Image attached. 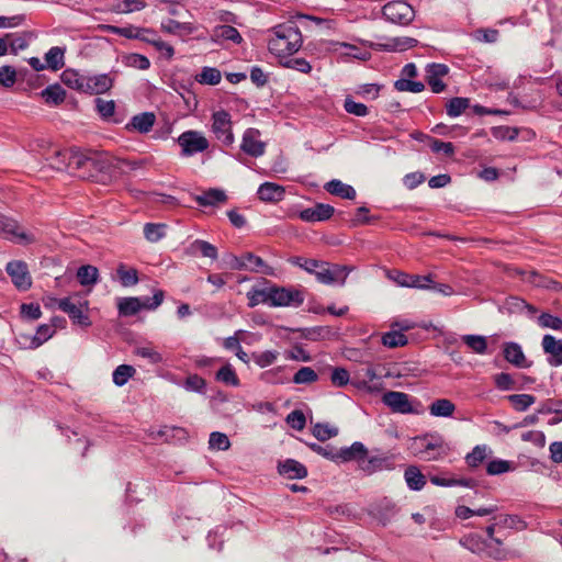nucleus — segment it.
<instances>
[{
	"label": "nucleus",
	"instance_id": "nucleus-28",
	"mask_svg": "<svg viewBox=\"0 0 562 562\" xmlns=\"http://www.w3.org/2000/svg\"><path fill=\"white\" fill-rule=\"evenodd\" d=\"M212 37L214 41H231L235 44H240L243 41V37L237 29L227 24L215 26Z\"/></svg>",
	"mask_w": 562,
	"mask_h": 562
},
{
	"label": "nucleus",
	"instance_id": "nucleus-46",
	"mask_svg": "<svg viewBox=\"0 0 562 562\" xmlns=\"http://www.w3.org/2000/svg\"><path fill=\"white\" fill-rule=\"evenodd\" d=\"M166 225L147 223L144 226V236L150 243L159 241L166 235Z\"/></svg>",
	"mask_w": 562,
	"mask_h": 562
},
{
	"label": "nucleus",
	"instance_id": "nucleus-19",
	"mask_svg": "<svg viewBox=\"0 0 562 562\" xmlns=\"http://www.w3.org/2000/svg\"><path fill=\"white\" fill-rule=\"evenodd\" d=\"M278 471L289 480L304 479L307 476L306 467L294 459H286L285 461L280 462Z\"/></svg>",
	"mask_w": 562,
	"mask_h": 562
},
{
	"label": "nucleus",
	"instance_id": "nucleus-20",
	"mask_svg": "<svg viewBox=\"0 0 562 562\" xmlns=\"http://www.w3.org/2000/svg\"><path fill=\"white\" fill-rule=\"evenodd\" d=\"M543 351L550 355L549 363L553 367L562 364V341L557 340L551 335H544L542 338Z\"/></svg>",
	"mask_w": 562,
	"mask_h": 562
},
{
	"label": "nucleus",
	"instance_id": "nucleus-60",
	"mask_svg": "<svg viewBox=\"0 0 562 562\" xmlns=\"http://www.w3.org/2000/svg\"><path fill=\"white\" fill-rule=\"evenodd\" d=\"M513 470L512 462L506 460H492L487 463L486 472L490 475H499Z\"/></svg>",
	"mask_w": 562,
	"mask_h": 562
},
{
	"label": "nucleus",
	"instance_id": "nucleus-34",
	"mask_svg": "<svg viewBox=\"0 0 562 562\" xmlns=\"http://www.w3.org/2000/svg\"><path fill=\"white\" fill-rule=\"evenodd\" d=\"M55 334V329L53 326L48 324H42L37 327L36 333L29 337L30 338V345L29 348L36 349L40 346H42L45 341H47L49 338L53 337Z\"/></svg>",
	"mask_w": 562,
	"mask_h": 562
},
{
	"label": "nucleus",
	"instance_id": "nucleus-51",
	"mask_svg": "<svg viewBox=\"0 0 562 562\" xmlns=\"http://www.w3.org/2000/svg\"><path fill=\"white\" fill-rule=\"evenodd\" d=\"M464 344L476 353H485L487 349V342L484 336L480 335H465L463 336Z\"/></svg>",
	"mask_w": 562,
	"mask_h": 562
},
{
	"label": "nucleus",
	"instance_id": "nucleus-64",
	"mask_svg": "<svg viewBox=\"0 0 562 562\" xmlns=\"http://www.w3.org/2000/svg\"><path fill=\"white\" fill-rule=\"evenodd\" d=\"M539 325L554 330L562 329V319L549 313H542L538 318Z\"/></svg>",
	"mask_w": 562,
	"mask_h": 562
},
{
	"label": "nucleus",
	"instance_id": "nucleus-3",
	"mask_svg": "<svg viewBox=\"0 0 562 562\" xmlns=\"http://www.w3.org/2000/svg\"><path fill=\"white\" fill-rule=\"evenodd\" d=\"M268 292H261L268 297V305L273 307L294 306L299 307L304 302V291L296 288L279 285L267 286Z\"/></svg>",
	"mask_w": 562,
	"mask_h": 562
},
{
	"label": "nucleus",
	"instance_id": "nucleus-30",
	"mask_svg": "<svg viewBox=\"0 0 562 562\" xmlns=\"http://www.w3.org/2000/svg\"><path fill=\"white\" fill-rule=\"evenodd\" d=\"M325 190L333 195L340 196L342 199L353 200L356 198V190L340 180L334 179L325 184Z\"/></svg>",
	"mask_w": 562,
	"mask_h": 562
},
{
	"label": "nucleus",
	"instance_id": "nucleus-40",
	"mask_svg": "<svg viewBox=\"0 0 562 562\" xmlns=\"http://www.w3.org/2000/svg\"><path fill=\"white\" fill-rule=\"evenodd\" d=\"M469 106L470 100L468 98L454 97L447 102L446 110L450 117H457L461 115Z\"/></svg>",
	"mask_w": 562,
	"mask_h": 562
},
{
	"label": "nucleus",
	"instance_id": "nucleus-27",
	"mask_svg": "<svg viewBox=\"0 0 562 562\" xmlns=\"http://www.w3.org/2000/svg\"><path fill=\"white\" fill-rule=\"evenodd\" d=\"M194 200L201 206H215L226 202L227 195L221 189H210L200 195H195Z\"/></svg>",
	"mask_w": 562,
	"mask_h": 562
},
{
	"label": "nucleus",
	"instance_id": "nucleus-45",
	"mask_svg": "<svg viewBox=\"0 0 562 562\" xmlns=\"http://www.w3.org/2000/svg\"><path fill=\"white\" fill-rule=\"evenodd\" d=\"M507 400L518 412L527 411L536 402V397L530 394H512L507 396Z\"/></svg>",
	"mask_w": 562,
	"mask_h": 562
},
{
	"label": "nucleus",
	"instance_id": "nucleus-62",
	"mask_svg": "<svg viewBox=\"0 0 562 562\" xmlns=\"http://www.w3.org/2000/svg\"><path fill=\"white\" fill-rule=\"evenodd\" d=\"M134 355L147 359L151 364L162 361V356L150 347H137L134 349Z\"/></svg>",
	"mask_w": 562,
	"mask_h": 562
},
{
	"label": "nucleus",
	"instance_id": "nucleus-61",
	"mask_svg": "<svg viewBox=\"0 0 562 562\" xmlns=\"http://www.w3.org/2000/svg\"><path fill=\"white\" fill-rule=\"evenodd\" d=\"M165 292L162 290H156L151 297L145 296L140 299L142 310L153 311L156 310L164 301Z\"/></svg>",
	"mask_w": 562,
	"mask_h": 562
},
{
	"label": "nucleus",
	"instance_id": "nucleus-12",
	"mask_svg": "<svg viewBox=\"0 0 562 562\" xmlns=\"http://www.w3.org/2000/svg\"><path fill=\"white\" fill-rule=\"evenodd\" d=\"M425 79L434 93H440L446 89V83L441 80L447 76L449 68L445 64L431 63L426 66Z\"/></svg>",
	"mask_w": 562,
	"mask_h": 562
},
{
	"label": "nucleus",
	"instance_id": "nucleus-41",
	"mask_svg": "<svg viewBox=\"0 0 562 562\" xmlns=\"http://www.w3.org/2000/svg\"><path fill=\"white\" fill-rule=\"evenodd\" d=\"M136 370L133 366L130 364H120L113 371L112 378L113 383L116 386H123L127 383V381L134 376Z\"/></svg>",
	"mask_w": 562,
	"mask_h": 562
},
{
	"label": "nucleus",
	"instance_id": "nucleus-36",
	"mask_svg": "<svg viewBox=\"0 0 562 562\" xmlns=\"http://www.w3.org/2000/svg\"><path fill=\"white\" fill-rule=\"evenodd\" d=\"M222 74L217 68L203 67L201 72L195 76V80L201 85L216 86L221 82Z\"/></svg>",
	"mask_w": 562,
	"mask_h": 562
},
{
	"label": "nucleus",
	"instance_id": "nucleus-21",
	"mask_svg": "<svg viewBox=\"0 0 562 562\" xmlns=\"http://www.w3.org/2000/svg\"><path fill=\"white\" fill-rule=\"evenodd\" d=\"M503 353L505 359L517 368H529L531 364L517 342H506Z\"/></svg>",
	"mask_w": 562,
	"mask_h": 562
},
{
	"label": "nucleus",
	"instance_id": "nucleus-63",
	"mask_svg": "<svg viewBox=\"0 0 562 562\" xmlns=\"http://www.w3.org/2000/svg\"><path fill=\"white\" fill-rule=\"evenodd\" d=\"M430 149L434 153H443L447 157H451L454 154V146L450 142H442L437 138H429V145Z\"/></svg>",
	"mask_w": 562,
	"mask_h": 562
},
{
	"label": "nucleus",
	"instance_id": "nucleus-24",
	"mask_svg": "<svg viewBox=\"0 0 562 562\" xmlns=\"http://www.w3.org/2000/svg\"><path fill=\"white\" fill-rule=\"evenodd\" d=\"M113 81H114L113 78L106 74L87 77V83H89V89H87V93H90V94L104 93L112 88Z\"/></svg>",
	"mask_w": 562,
	"mask_h": 562
},
{
	"label": "nucleus",
	"instance_id": "nucleus-7",
	"mask_svg": "<svg viewBox=\"0 0 562 562\" xmlns=\"http://www.w3.org/2000/svg\"><path fill=\"white\" fill-rule=\"evenodd\" d=\"M178 144L184 157L193 156L209 148V140L196 131H186L178 137Z\"/></svg>",
	"mask_w": 562,
	"mask_h": 562
},
{
	"label": "nucleus",
	"instance_id": "nucleus-35",
	"mask_svg": "<svg viewBox=\"0 0 562 562\" xmlns=\"http://www.w3.org/2000/svg\"><path fill=\"white\" fill-rule=\"evenodd\" d=\"M65 49L59 46L52 47L45 54V61L47 67L54 71L61 69L65 66Z\"/></svg>",
	"mask_w": 562,
	"mask_h": 562
},
{
	"label": "nucleus",
	"instance_id": "nucleus-39",
	"mask_svg": "<svg viewBox=\"0 0 562 562\" xmlns=\"http://www.w3.org/2000/svg\"><path fill=\"white\" fill-rule=\"evenodd\" d=\"M119 313L123 316H133L142 310L139 297H124L119 301Z\"/></svg>",
	"mask_w": 562,
	"mask_h": 562
},
{
	"label": "nucleus",
	"instance_id": "nucleus-47",
	"mask_svg": "<svg viewBox=\"0 0 562 562\" xmlns=\"http://www.w3.org/2000/svg\"><path fill=\"white\" fill-rule=\"evenodd\" d=\"M312 434L319 441H326L338 435V428L331 427L328 424L317 423L313 426Z\"/></svg>",
	"mask_w": 562,
	"mask_h": 562
},
{
	"label": "nucleus",
	"instance_id": "nucleus-5",
	"mask_svg": "<svg viewBox=\"0 0 562 562\" xmlns=\"http://www.w3.org/2000/svg\"><path fill=\"white\" fill-rule=\"evenodd\" d=\"M383 16L394 24L407 25L415 18L413 7L404 0L390 1L382 8Z\"/></svg>",
	"mask_w": 562,
	"mask_h": 562
},
{
	"label": "nucleus",
	"instance_id": "nucleus-52",
	"mask_svg": "<svg viewBox=\"0 0 562 562\" xmlns=\"http://www.w3.org/2000/svg\"><path fill=\"white\" fill-rule=\"evenodd\" d=\"M382 344L389 348L402 347L407 344V337L401 331L392 330L382 336Z\"/></svg>",
	"mask_w": 562,
	"mask_h": 562
},
{
	"label": "nucleus",
	"instance_id": "nucleus-10",
	"mask_svg": "<svg viewBox=\"0 0 562 562\" xmlns=\"http://www.w3.org/2000/svg\"><path fill=\"white\" fill-rule=\"evenodd\" d=\"M261 133L257 128H247L241 138L240 149L250 157H260L266 151V143L260 139Z\"/></svg>",
	"mask_w": 562,
	"mask_h": 562
},
{
	"label": "nucleus",
	"instance_id": "nucleus-54",
	"mask_svg": "<svg viewBox=\"0 0 562 562\" xmlns=\"http://www.w3.org/2000/svg\"><path fill=\"white\" fill-rule=\"evenodd\" d=\"M487 457V447L486 446H475L473 450L467 454L465 461L469 467L476 468L479 467Z\"/></svg>",
	"mask_w": 562,
	"mask_h": 562
},
{
	"label": "nucleus",
	"instance_id": "nucleus-49",
	"mask_svg": "<svg viewBox=\"0 0 562 562\" xmlns=\"http://www.w3.org/2000/svg\"><path fill=\"white\" fill-rule=\"evenodd\" d=\"M529 281L539 288H544L553 291H559L562 289V285L558 281L541 276L536 271H532L530 273Z\"/></svg>",
	"mask_w": 562,
	"mask_h": 562
},
{
	"label": "nucleus",
	"instance_id": "nucleus-55",
	"mask_svg": "<svg viewBox=\"0 0 562 562\" xmlns=\"http://www.w3.org/2000/svg\"><path fill=\"white\" fill-rule=\"evenodd\" d=\"M210 449L225 451L231 447L228 437L220 431H213L209 439Z\"/></svg>",
	"mask_w": 562,
	"mask_h": 562
},
{
	"label": "nucleus",
	"instance_id": "nucleus-8",
	"mask_svg": "<svg viewBox=\"0 0 562 562\" xmlns=\"http://www.w3.org/2000/svg\"><path fill=\"white\" fill-rule=\"evenodd\" d=\"M212 131L216 138L225 146L234 143V134L232 132L231 114L224 110L214 112L212 115Z\"/></svg>",
	"mask_w": 562,
	"mask_h": 562
},
{
	"label": "nucleus",
	"instance_id": "nucleus-58",
	"mask_svg": "<svg viewBox=\"0 0 562 562\" xmlns=\"http://www.w3.org/2000/svg\"><path fill=\"white\" fill-rule=\"evenodd\" d=\"M161 30L170 34H178L181 32L191 33L192 26L189 23H180L176 20L168 19L161 23Z\"/></svg>",
	"mask_w": 562,
	"mask_h": 562
},
{
	"label": "nucleus",
	"instance_id": "nucleus-59",
	"mask_svg": "<svg viewBox=\"0 0 562 562\" xmlns=\"http://www.w3.org/2000/svg\"><path fill=\"white\" fill-rule=\"evenodd\" d=\"M394 87L397 91H408L413 93L422 92L425 89V85L422 81H413L405 78L396 80Z\"/></svg>",
	"mask_w": 562,
	"mask_h": 562
},
{
	"label": "nucleus",
	"instance_id": "nucleus-15",
	"mask_svg": "<svg viewBox=\"0 0 562 562\" xmlns=\"http://www.w3.org/2000/svg\"><path fill=\"white\" fill-rule=\"evenodd\" d=\"M368 456V449L362 442L356 441L350 447L336 449L335 462L357 461L360 465L361 460Z\"/></svg>",
	"mask_w": 562,
	"mask_h": 562
},
{
	"label": "nucleus",
	"instance_id": "nucleus-6",
	"mask_svg": "<svg viewBox=\"0 0 562 562\" xmlns=\"http://www.w3.org/2000/svg\"><path fill=\"white\" fill-rule=\"evenodd\" d=\"M54 301L58 305L59 310L68 314L74 324L85 328L91 325V321L88 314L85 312V310H88L87 300H79L78 303L72 302L71 297L55 299Z\"/></svg>",
	"mask_w": 562,
	"mask_h": 562
},
{
	"label": "nucleus",
	"instance_id": "nucleus-37",
	"mask_svg": "<svg viewBox=\"0 0 562 562\" xmlns=\"http://www.w3.org/2000/svg\"><path fill=\"white\" fill-rule=\"evenodd\" d=\"M117 278L123 286H133L138 282V272L135 268H127L120 263L116 269Z\"/></svg>",
	"mask_w": 562,
	"mask_h": 562
},
{
	"label": "nucleus",
	"instance_id": "nucleus-16",
	"mask_svg": "<svg viewBox=\"0 0 562 562\" xmlns=\"http://www.w3.org/2000/svg\"><path fill=\"white\" fill-rule=\"evenodd\" d=\"M381 42L376 43L375 46L381 50L387 52H403L415 47L418 41L408 36L400 37H380Z\"/></svg>",
	"mask_w": 562,
	"mask_h": 562
},
{
	"label": "nucleus",
	"instance_id": "nucleus-13",
	"mask_svg": "<svg viewBox=\"0 0 562 562\" xmlns=\"http://www.w3.org/2000/svg\"><path fill=\"white\" fill-rule=\"evenodd\" d=\"M382 402L389 406L394 413L411 414L414 409L406 393L397 391H387L382 396Z\"/></svg>",
	"mask_w": 562,
	"mask_h": 562
},
{
	"label": "nucleus",
	"instance_id": "nucleus-33",
	"mask_svg": "<svg viewBox=\"0 0 562 562\" xmlns=\"http://www.w3.org/2000/svg\"><path fill=\"white\" fill-rule=\"evenodd\" d=\"M456 405L448 398H438L429 405V413L436 417H451Z\"/></svg>",
	"mask_w": 562,
	"mask_h": 562
},
{
	"label": "nucleus",
	"instance_id": "nucleus-14",
	"mask_svg": "<svg viewBox=\"0 0 562 562\" xmlns=\"http://www.w3.org/2000/svg\"><path fill=\"white\" fill-rule=\"evenodd\" d=\"M335 212V209L325 203H316L312 207L304 209L300 212L299 217L308 223L323 222L329 220Z\"/></svg>",
	"mask_w": 562,
	"mask_h": 562
},
{
	"label": "nucleus",
	"instance_id": "nucleus-25",
	"mask_svg": "<svg viewBox=\"0 0 562 562\" xmlns=\"http://www.w3.org/2000/svg\"><path fill=\"white\" fill-rule=\"evenodd\" d=\"M367 474H372L378 471L389 470L392 468V462L386 457H370L368 456L361 460L360 467Z\"/></svg>",
	"mask_w": 562,
	"mask_h": 562
},
{
	"label": "nucleus",
	"instance_id": "nucleus-44",
	"mask_svg": "<svg viewBox=\"0 0 562 562\" xmlns=\"http://www.w3.org/2000/svg\"><path fill=\"white\" fill-rule=\"evenodd\" d=\"M123 64L127 67L146 70L150 67L149 59L140 54L131 53L123 56Z\"/></svg>",
	"mask_w": 562,
	"mask_h": 562
},
{
	"label": "nucleus",
	"instance_id": "nucleus-48",
	"mask_svg": "<svg viewBox=\"0 0 562 562\" xmlns=\"http://www.w3.org/2000/svg\"><path fill=\"white\" fill-rule=\"evenodd\" d=\"M190 249L192 252L200 251L203 257L216 259L217 258V249L215 246L210 244L206 240L202 239H195L191 246Z\"/></svg>",
	"mask_w": 562,
	"mask_h": 562
},
{
	"label": "nucleus",
	"instance_id": "nucleus-11",
	"mask_svg": "<svg viewBox=\"0 0 562 562\" xmlns=\"http://www.w3.org/2000/svg\"><path fill=\"white\" fill-rule=\"evenodd\" d=\"M7 273L10 276L12 283L21 291H26L32 285L27 265L23 261L15 260L7 265Z\"/></svg>",
	"mask_w": 562,
	"mask_h": 562
},
{
	"label": "nucleus",
	"instance_id": "nucleus-57",
	"mask_svg": "<svg viewBox=\"0 0 562 562\" xmlns=\"http://www.w3.org/2000/svg\"><path fill=\"white\" fill-rule=\"evenodd\" d=\"M279 352L274 350H266L262 352H254L251 358L257 366L260 368H266L274 363L278 359Z\"/></svg>",
	"mask_w": 562,
	"mask_h": 562
},
{
	"label": "nucleus",
	"instance_id": "nucleus-29",
	"mask_svg": "<svg viewBox=\"0 0 562 562\" xmlns=\"http://www.w3.org/2000/svg\"><path fill=\"white\" fill-rule=\"evenodd\" d=\"M63 82L75 90L86 92L89 89V83H87V77L78 74L75 70L67 69L61 75Z\"/></svg>",
	"mask_w": 562,
	"mask_h": 562
},
{
	"label": "nucleus",
	"instance_id": "nucleus-42",
	"mask_svg": "<svg viewBox=\"0 0 562 562\" xmlns=\"http://www.w3.org/2000/svg\"><path fill=\"white\" fill-rule=\"evenodd\" d=\"M215 379H216V381L222 382L226 385H231V386L239 385V379H238L234 368L229 363H226L216 372Z\"/></svg>",
	"mask_w": 562,
	"mask_h": 562
},
{
	"label": "nucleus",
	"instance_id": "nucleus-32",
	"mask_svg": "<svg viewBox=\"0 0 562 562\" xmlns=\"http://www.w3.org/2000/svg\"><path fill=\"white\" fill-rule=\"evenodd\" d=\"M41 97L47 104L59 105L65 101L66 91L60 85L54 83L42 90Z\"/></svg>",
	"mask_w": 562,
	"mask_h": 562
},
{
	"label": "nucleus",
	"instance_id": "nucleus-50",
	"mask_svg": "<svg viewBox=\"0 0 562 562\" xmlns=\"http://www.w3.org/2000/svg\"><path fill=\"white\" fill-rule=\"evenodd\" d=\"M460 543L473 553H481L487 547L479 535H469L462 538Z\"/></svg>",
	"mask_w": 562,
	"mask_h": 562
},
{
	"label": "nucleus",
	"instance_id": "nucleus-38",
	"mask_svg": "<svg viewBox=\"0 0 562 562\" xmlns=\"http://www.w3.org/2000/svg\"><path fill=\"white\" fill-rule=\"evenodd\" d=\"M77 278L81 285H92L98 282L99 271L94 266L85 265L78 269Z\"/></svg>",
	"mask_w": 562,
	"mask_h": 562
},
{
	"label": "nucleus",
	"instance_id": "nucleus-9",
	"mask_svg": "<svg viewBox=\"0 0 562 562\" xmlns=\"http://www.w3.org/2000/svg\"><path fill=\"white\" fill-rule=\"evenodd\" d=\"M390 279H392L396 284L406 288H414L420 290L430 289V285L434 283L431 274L419 276V274H409L398 270H392L389 273Z\"/></svg>",
	"mask_w": 562,
	"mask_h": 562
},
{
	"label": "nucleus",
	"instance_id": "nucleus-17",
	"mask_svg": "<svg viewBox=\"0 0 562 562\" xmlns=\"http://www.w3.org/2000/svg\"><path fill=\"white\" fill-rule=\"evenodd\" d=\"M88 155L89 151L83 153L80 150H71L68 155V162L66 165L68 171L76 175L79 178L90 179L91 172L85 170Z\"/></svg>",
	"mask_w": 562,
	"mask_h": 562
},
{
	"label": "nucleus",
	"instance_id": "nucleus-23",
	"mask_svg": "<svg viewBox=\"0 0 562 562\" xmlns=\"http://www.w3.org/2000/svg\"><path fill=\"white\" fill-rule=\"evenodd\" d=\"M284 188L273 182L262 183L257 191L258 198L265 202H278L284 196Z\"/></svg>",
	"mask_w": 562,
	"mask_h": 562
},
{
	"label": "nucleus",
	"instance_id": "nucleus-1",
	"mask_svg": "<svg viewBox=\"0 0 562 562\" xmlns=\"http://www.w3.org/2000/svg\"><path fill=\"white\" fill-rule=\"evenodd\" d=\"M274 36L268 43V49L277 57L286 58L302 46V34L294 24H280L273 27Z\"/></svg>",
	"mask_w": 562,
	"mask_h": 562
},
{
	"label": "nucleus",
	"instance_id": "nucleus-2",
	"mask_svg": "<svg viewBox=\"0 0 562 562\" xmlns=\"http://www.w3.org/2000/svg\"><path fill=\"white\" fill-rule=\"evenodd\" d=\"M413 453L425 461L443 459L449 453V446L438 434L415 437L411 446Z\"/></svg>",
	"mask_w": 562,
	"mask_h": 562
},
{
	"label": "nucleus",
	"instance_id": "nucleus-53",
	"mask_svg": "<svg viewBox=\"0 0 562 562\" xmlns=\"http://www.w3.org/2000/svg\"><path fill=\"white\" fill-rule=\"evenodd\" d=\"M284 60H280V64L290 69H295L302 74H308L312 70L311 64L305 59L301 57L296 58H283Z\"/></svg>",
	"mask_w": 562,
	"mask_h": 562
},
{
	"label": "nucleus",
	"instance_id": "nucleus-4",
	"mask_svg": "<svg viewBox=\"0 0 562 562\" xmlns=\"http://www.w3.org/2000/svg\"><path fill=\"white\" fill-rule=\"evenodd\" d=\"M351 271L348 266H341L337 263H329L326 261L318 260L317 268L312 273L316 277L317 281L323 284H345L346 279Z\"/></svg>",
	"mask_w": 562,
	"mask_h": 562
},
{
	"label": "nucleus",
	"instance_id": "nucleus-26",
	"mask_svg": "<svg viewBox=\"0 0 562 562\" xmlns=\"http://www.w3.org/2000/svg\"><path fill=\"white\" fill-rule=\"evenodd\" d=\"M430 482L436 486L451 487V486H465V487H474L476 485L475 480L473 479H464V477H454L452 475H431L429 477Z\"/></svg>",
	"mask_w": 562,
	"mask_h": 562
},
{
	"label": "nucleus",
	"instance_id": "nucleus-31",
	"mask_svg": "<svg viewBox=\"0 0 562 562\" xmlns=\"http://www.w3.org/2000/svg\"><path fill=\"white\" fill-rule=\"evenodd\" d=\"M407 486L413 491H420L426 485V476L416 465H409L404 473Z\"/></svg>",
	"mask_w": 562,
	"mask_h": 562
},
{
	"label": "nucleus",
	"instance_id": "nucleus-18",
	"mask_svg": "<svg viewBox=\"0 0 562 562\" xmlns=\"http://www.w3.org/2000/svg\"><path fill=\"white\" fill-rule=\"evenodd\" d=\"M156 122V116L153 112H143L134 115L131 121L125 125L127 132H138L140 134H147L151 131Z\"/></svg>",
	"mask_w": 562,
	"mask_h": 562
},
{
	"label": "nucleus",
	"instance_id": "nucleus-43",
	"mask_svg": "<svg viewBox=\"0 0 562 562\" xmlns=\"http://www.w3.org/2000/svg\"><path fill=\"white\" fill-rule=\"evenodd\" d=\"M246 262H248V268L246 270L252 272H262L265 274H272V268L269 267L262 258L254 255L252 252L245 254Z\"/></svg>",
	"mask_w": 562,
	"mask_h": 562
},
{
	"label": "nucleus",
	"instance_id": "nucleus-56",
	"mask_svg": "<svg viewBox=\"0 0 562 562\" xmlns=\"http://www.w3.org/2000/svg\"><path fill=\"white\" fill-rule=\"evenodd\" d=\"M317 380V373L310 367H302L293 376V382L296 384H310Z\"/></svg>",
	"mask_w": 562,
	"mask_h": 562
},
{
	"label": "nucleus",
	"instance_id": "nucleus-22",
	"mask_svg": "<svg viewBox=\"0 0 562 562\" xmlns=\"http://www.w3.org/2000/svg\"><path fill=\"white\" fill-rule=\"evenodd\" d=\"M109 167L110 161L103 154L89 151L85 170L91 172L90 179H94L100 172L105 171Z\"/></svg>",
	"mask_w": 562,
	"mask_h": 562
}]
</instances>
